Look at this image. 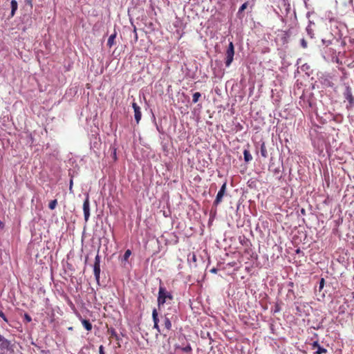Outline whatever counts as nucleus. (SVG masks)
I'll return each mask as SVG.
<instances>
[{"label":"nucleus","mask_w":354,"mask_h":354,"mask_svg":"<svg viewBox=\"0 0 354 354\" xmlns=\"http://www.w3.org/2000/svg\"><path fill=\"white\" fill-rule=\"evenodd\" d=\"M116 38V32H114L113 34L111 35L108 39L107 41V46L109 47H111L113 45L115 44V39Z\"/></svg>","instance_id":"12"},{"label":"nucleus","mask_w":354,"mask_h":354,"mask_svg":"<svg viewBox=\"0 0 354 354\" xmlns=\"http://www.w3.org/2000/svg\"><path fill=\"white\" fill-rule=\"evenodd\" d=\"M0 317L6 322H8V319L5 315V314L3 313V311H0Z\"/></svg>","instance_id":"28"},{"label":"nucleus","mask_w":354,"mask_h":354,"mask_svg":"<svg viewBox=\"0 0 354 354\" xmlns=\"http://www.w3.org/2000/svg\"><path fill=\"white\" fill-rule=\"evenodd\" d=\"M93 272L97 283H100V266L93 265Z\"/></svg>","instance_id":"9"},{"label":"nucleus","mask_w":354,"mask_h":354,"mask_svg":"<svg viewBox=\"0 0 354 354\" xmlns=\"http://www.w3.org/2000/svg\"><path fill=\"white\" fill-rule=\"evenodd\" d=\"M108 333H109V334H110L111 338H115L116 339H118V333H116V331L114 328H109Z\"/></svg>","instance_id":"15"},{"label":"nucleus","mask_w":354,"mask_h":354,"mask_svg":"<svg viewBox=\"0 0 354 354\" xmlns=\"http://www.w3.org/2000/svg\"><path fill=\"white\" fill-rule=\"evenodd\" d=\"M244 160L245 162H249L252 159V156L248 150H244L243 151Z\"/></svg>","instance_id":"14"},{"label":"nucleus","mask_w":354,"mask_h":354,"mask_svg":"<svg viewBox=\"0 0 354 354\" xmlns=\"http://www.w3.org/2000/svg\"><path fill=\"white\" fill-rule=\"evenodd\" d=\"M173 298L174 297L170 292H168L165 287L160 286L157 299L158 306L164 305L167 299L172 300Z\"/></svg>","instance_id":"1"},{"label":"nucleus","mask_w":354,"mask_h":354,"mask_svg":"<svg viewBox=\"0 0 354 354\" xmlns=\"http://www.w3.org/2000/svg\"><path fill=\"white\" fill-rule=\"evenodd\" d=\"M134 32H135L134 38H135V40L137 41L138 40V35H137V32H136V28H134Z\"/></svg>","instance_id":"31"},{"label":"nucleus","mask_w":354,"mask_h":354,"mask_svg":"<svg viewBox=\"0 0 354 354\" xmlns=\"http://www.w3.org/2000/svg\"><path fill=\"white\" fill-rule=\"evenodd\" d=\"M10 342L0 334V347L1 349H8Z\"/></svg>","instance_id":"8"},{"label":"nucleus","mask_w":354,"mask_h":354,"mask_svg":"<svg viewBox=\"0 0 354 354\" xmlns=\"http://www.w3.org/2000/svg\"><path fill=\"white\" fill-rule=\"evenodd\" d=\"M201 96V94L199 92L194 93L192 96V102L194 103H196L198 101Z\"/></svg>","instance_id":"17"},{"label":"nucleus","mask_w":354,"mask_h":354,"mask_svg":"<svg viewBox=\"0 0 354 354\" xmlns=\"http://www.w3.org/2000/svg\"><path fill=\"white\" fill-rule=\"evenodd\" d=\"M226 187H227V184H226V183H224L223 184V185L221 186L220 190L218 191V192L216 196V198L214 201V205L215 206H217L218 204H220L222 202L223 197L225 195V193L226 192Z\"/></svg>","instance_id":"5"},{"label":"nucleus","mask_w":354,"mask_h":354,"mask_svg":"<svg viewBox=\"0 0 354 354\" xmlns=\"http://www.w3.org/2000/svg\"><path fill=\"white\" fill-rule=\"evenodd\" d=\"M11 17H13L15 14L16 10L18 8V4L16 0H12L11 1Z\"/></svg>","instance_id":"11"},{"label":"nucleus","mask_w":354,"mask_h":354,"mask_svg":"<svg viewBox=\"0 0 354 354\" xmlns=\"http://www.w3.org/2000/svg\"><path fill=\"white\" fill-rule=\"evenodd\" d=\"M311 346H312V349L317 348V350L319 348V347H320L321 346L319 345L318 341H315L314 342H313L311 344Z\"/></svg>","instance_id":"21"},{"label":"nucleus","mask_w":354,"mask_h":354,"mask_svg":"<svg viewBox=\"0 0 354 354\" xmlns=\"http://www.w3.org/2000/svg\"><path fill=\"white\" fill-rule=\"evenodd\" d=\"M234 55V44L232 41L230 42L228 48L225 53V66L227 67L230 66L232 64Z\"/></svg>","instance_id":"3"},{"label":"nucleus","mask_w":354,"mask_h":354,"mask_svg":"<svg viewBox=\"0 0 354 354\" xmlns=\"http://www.w3.org/2000/svg\"><path fill=\"white\" fill-rule=\"evenodd\" d=\"M152 318L153 321V328L156 330L157 334H159L161 333L160 326H159V318H158V314L157 312V310L154 308L152 311Z\"/></svg>","instance_id":"6"},{"label":"nucleus","mask_w":354,"mask_h":354,"mask_svg":"<svg viewBox=\"0 0 354 354\" xmlns=\"http://www.w3.org/2000/svg\"><path fill=\"white\" fill-rule=\"evenodd\" d=\"M192 347L190 345H187V346L184 347L182 348V351L185 352V353H189V352H191L192 351Z\"/></svg>","instance_id":"26"},{"label":"nucleus","mask_w":354,"mask_h":354,"mask_svg":"<svg viewBox=\"0 0 354 354\" xmlns=\"http://www.w3.org/2000/svg\"><path fill=\"white\" fill-rule=\"evenodd\" d=\"M94 265L100 266V257L98 254L95 256Z\"/></svg>","instance_id":"24"},{"label":"nucleus","mask_w":354,"mask_h":354,"mask_svg":"<svg viewBox=\"0 0 354 354\" xmlns=\"http://www.w3.org/2000/svg\"><path fill=\"white\" fill-rule=\"evenodd\" d=\"M57 205V201L56 199L51 201L48 204V207L50 209H54Z\"/></svg>","instance_id":"18"},{"label":"nucleus","mask_w":354,"mask_h":354,"mask_svg":"<svg viewBox=\"0 0 354 354\" xmlns=\"http://www.w3.org/2000/svg\"><path fill=\"white\" fill-rule=\"evenodd\" d=\"M131 254V252L130 250H127L125 252H124V260H127L129 259V257H130Z\"/></svg>","instance_id":"23"},{"label":"nucleus","mask_w":354,"mask_h":354,"mask_svg":"<svg viewBox=\"0 0 354 354\" xmlns=\"http://www.w3.org/2000/svg\"><path fill=\"white\" fill-rule=\"evenodd\" d=\"M82 324L83 326L85 328V329L88 331L91 330L92 329V324L89 322V320L87 319H82Z\"/></svg>","instance_id":"13"},{"label":"nucleus","mask_w":354,"mask_h":354,"mask_svg":"<svg viewBox=\"0 0 354 354\" xmlns=\"http://www.w3.org/2000/svg\"><path fill=\"white\" fill-rule=\"evenodd\" d=\"M2 224V223L0 221V225Z\"/></svg>","instance_id":"34"},{"label":"nucleus","mask_w":354,"mask_h":354,"mask_svg":"<svg viewBox=\"0 0 354 354\" xmlns=\"http://www.w3.org/2000/svg\"><path fill=\"white\" fill-rule=\"evenodd\" d=\"M24 317L28 322H30L32 320L30 316L28 315V314H25Z\"/></svg>","instance_id":"29"},{"label":"nucleus","mask_w":354,"mask_h":354,"mask_svg":"<svg viewBox=\"0 0 354 354\" xmlns=\"http://www.w3.org/2000/svg\"><path fill=\"white\" fill-rule=\"evenodd\" d=\"M301 47H302V48H307V46H308L307 41H306V39H304V38L301 39Z\"/></svg>","instance_id":"25"},{"label":"nucleus","mask_w":354,"mask_h":354,"mask_svg":"<svg viewBox=\"0 0 354 354\" xmlns=\"http://www.w3.org/2000/svg\"><path fill=\"white\" fill-rule=\"evenodd\" d=\"M178 319L177 315L175 313H167L165 314L162 317L163 325L165 326V329L167 331H169L171 330V322H174Z\"/></svg>","instance_id":"2"},{"label":"nucleus","mask_w":354,"mask_h":354,"mask_svg":"<svg viewBox=\"0 0 354 354\" xmlns=\"http://www.w3.org/2000/svg\"><path fill=\"white\" fill-rule=\"evenodd\" d=\"M248 2H245L243 4H242V6L239 8V13L244 11L248 8Z\"/></svg>","instance_id":"20"},{"label":"nucleus","mask_w":354,"mask_h":354,"mask_svg":"<svg viewBox=\"0 0 354 354\" xmlns=\"http://www.w3.org/2000/svg\"><path fill=\"white\" fill-rule=\"evenodd\" d=\"M279 310H280L279 306L278 304H277L275 306L274 313L279 312Z\"/></svg>","instance_id":"30"},{"label":"nucleus","mask_w":354,"mask_h":354,"mask_svg":"<svg viewBox=\"0 0 354 354\" xmlns=\"http://www.w3.org/2000/svg\"><path fill=\"white\" fill-rule=\"evenodd\" d=\"M210 271L211 272L216 273L217 270L216 268H212Z\"/></svg>","instance_id":"33"},{"label":"nucleus","mask_w":354,"mask_h":354,"mask_svg":"<svg viewBox=\"0 0 354 354\" xmlns=\"http://www.w3.org/2000/svg\"><path fill=\"white\" fill-rule=\"evenodd\" d=\"M261 154L264 158L268 157V151H267L266 147V145L264 142H263L261 145Z\"/></svg>","instance_id":"16"},{"label":"nucleus","mask_w":354,"mask_h":354,"mask_svg":"<svg viewBox=\"0 0 354 354\" xmlns=\"http://www.w3.org/2000/svg\"><path fill=\"white\" fill-rule=\"evenodd\" d=\"M99 354H105L104 348L102 345H100L99 347Z\"/></svg>","instance_id":"27"},{"label":"nucleus","mask_w":354,"mask_h":354,"mask_svg":"<svg viewBox=\"0 0 354 354\" xmlns=\"http://www.w3.org/2000/svg\"><path fill=\"white\" fill-rule=\"evenodd\" d=\"M83 212H84V221L86 223L90 216V201H89V196L87 195L86 196V198L83 203Z\"/></svg>","instance_id":"4"},{"label":"nucleus","mask_w":354,"mask_h":354,"mask_svg":"<svg viewBox=\"0 0 354 354\" xmlns=\"http://www.w3.org/2000/svg\"><path fill=\"white\" fill-rule=\"evenodd\" d=\"M72 186H73V180H71V181H70V187H69L70 190H71Z\"/></svg>","instance_id":"32"},{"label":"nucleus","mask_w":354,"mask_h":354,"mask_svg":"<svg viewBox=\"0 0 354 354\" xmlns=\"http://www.w3.org/2000/svg\"><path fill=\"white\" fill-rule=\"evenodd\" d=\"M327 353V350L322 346L319 347V348L313 353V354H323Z\"/></svg>","instance_id":"19"},{"label":"nucleus","mask_w":354,"mask_h":354,"mask_svg":"<svg viewBox=\"0 0 354 354\" xmlns=\"http://www.w3.org/2000/svg\"><path fill=\"white\" fill-rule=\"evenodd\" d=\"M132 107L134 110V117L136 122L138 124L140 120H141L142 114L140 111V106L137 104L136 102H133L132 103Z\"/></svg>","instance_id":"7"},{"label":"nucleus","mask_w":354,"mask_h":354,"mask_svg":"<svg viewBox=\"0 0 354 354\" xmlns=\"http://www.w3.org/2000/svg\"><path fill=\"white\" fill-rule=\"evenodd\" d=\"M324 284H325V279L324 278H322L319 281V290H322V288H324Z\"/></svg>","instance_id":"22"},{"label":"nucleus","mask_w":354,"mask_h":354,"mask_svg":"<svg viewBox=\"0 0 354 354\" xmlns=\"http://www.w3.org/2000/svg\"><path fill=\"white\" fill-rule=\"evenodd\" d=\"M345 97L346 99L350 102L353 103L354 100V97L352 95L351 90L349 87L346 88V92H345Z\"/></svg>","instance_id":"10"}]
</instances>
